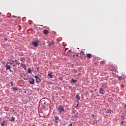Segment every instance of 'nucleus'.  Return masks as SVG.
Returning a JSON list of instances; mask_svg holds the SVG:
<instances>
[{
	"instance_id": "f704fd0d",
	"label": "nucleus",
	"mask_w": 126,
	"mask_h": 126,
	"mask_svg": "<svg viewBox=\"0 0 126 126\" xmlns=\"http://www.w3.org/2000/svg\"><path fill=\"white\" fill-rule=\"evenodd\" d=\"M13 66H15V65H13Z\"/></svg>"
},
{
	"instance_id": "412c9836",
	"label": "nucleus",
	"mask_w": 126,
	"mask_h": 126,
	"mask_svg": "<svg viewBox=\"0 0 126 126\" xmlns=\"http://www.w3.org/2000/svg\"><path fill=\"white\" fill-rule=\"evenodd\" d=\"M10 84H11V86H13V82H11L10 83Z\"/></svg>"
},
{
	"instance_id": "2eb2a0df",
	"label": "nucleus",
	"mask_w": 126,
	"mask_h": 126,
	"mask_svg": "<svg viewBox=\"0 0 126 126\" xmlns=\"http://www.w3.org/2000/svg\"><path fill=\"white\" fill-rule=\"evenodd\" d=\"M11 89L12 90H16V91H17V90H19V88H12Z\"/></svg>"
},
{
	"instance_id": "c85d7f7f",
	"label": "nucleus",
	"mask_w": 126,
	"mask_h": 126,
	"mask_svg": "<svg viewBox=\"0 0 126 126\" xmlns=\"http://www.w3.org/2000/svg\"><path fill=\"white\" fill-rule=\"evenodd\" d=\"M76 57H79V55H76Z\"/></svg>"
},
{
	"instance_id": "4c0bfd02",
	"label": "nucleus",
	"mask_w": 126,
	"mask_h": 126,
	"mask_svg": "<svg viewBox=\"0 0 126 126\" xmlns=\"http://www.w3.org/2000/svg\"><path fill=\"white\" fill-rule=\"evenodd\" d=\"M77 106H78V104H77Z\"/></svg>"
},
{
	"instance_id": "9d476101",
	"label": "nucleus",
	"mask_w": 126,
	"mask_h": 126,
	"mask_svg": "<svg viewBox=\"0 0 126 126\" xmlns=\"http://www.w3.org/2000/svg\"><path fill=\"white\" fill-rule=\"evenodd\" d=\"M12 62L13 63H16V64H18V65L20 64V63H17V60H15V61H12Z\"/></svg>"
},
{
	"instance_id": "c9c22d12",
	"label": "nucleus",
	"mask_w": 126,
	"mask_h": 126,
	"mask_svg": "<svg viewBox=\"0 0 126 126\" xmlns=\"http://www.w3.org/2000/svg\"><path fill=\"white\" fill-rule=\"evenodd\" d=\"M7 40V39H5V41H6Z\"/></svg>"
},
{
	"instance_id": "6ab92c4d",
	"label": "nucleus",
	"mask_w": 126,
	"mask_h": 126,
	"mask_svg": "<svg viewBox=\"0 0 126 126\" xmlns=\"http://www.w3.org/2000/svg\"><path fill=\"white\" fill-rule=\"evenodd\" d=\"M4 124H5V122H4V121H3L2 122V124H1V126H4Z\"/></svg>"
},
{
	"instance_id": "7c9ffc66",
	"label": "nucleus",
	"mask_w": 126,
	"mask_h": 126,
	"mask_svg": "<svg viewBox=\"0 0 126 126\" xmlns=\"http://www.w3.org/2000/svg\"><path fill=\"white\" fill-rule=\"evenodd\" d=\"M52 44H53V45L55 44V42H53V43H52Z\"/></svg>"
},
{
	"instance_id": "5701e85b",
	"label": "nucleus",
	"mask_w": 126,
	"mask_h": 126,
	"mask_svg": "<svg viewBox=\"0 0 126 126\" xmlns=\"http://www.w3.org/2000/svg\"><path fill=\"white\" fill-rule=\"evenodd\" d=\"M67 55H69V54H70V50H69L67 52Z\"/></svg>"
},
{
	"instance_id": "58836bf2",
	"label": "nucleus",
	"mask_w": 126,
	"mask_h": 126,
	"mask_svg": "<svg viewBox=\"0 0 126 126\" xmlns=\"http://www.w3.org/2000/svg\"><path fill=\"white\" fill-rule=\"evenodd\" d=\"M73 57H75V55H73Z\"/></svg>"
},
{
	"instance_id": "aec40b11",
	"label": "nucleus",
	"mask_w": 126,
	"mask_h": 126,
	"mask_svg": "<svg viewBox=\"0 0 126 126\" xmlns=\"http://www.w3.org/2000/svg\"><path fill=\"white\" fill-rule=\"evenodd\" d=\"M28 72H29V73H31V69H30V68L28 69Z\"/></svg>"
},
{
	"instance_id": "a211bd4d",
	"label": "nucleus",
	"mask_w": 126,
	"mask_h": 126,
	"mask_svg": "<svg viewBox=\"0 0 126 126\" xmlns=\"http://www.w3.org/2000/svg\"><path fill=\"white\" fill-rule=\"evenodd\" d=\"M54 118L56 121H58V120H59V117L58 116H55Z\"/></svg>"
},
{
	"instance_id": "a878e982",
	"label": "nucleus",
	"mask_w": 126,
	"mask_h": 126,
	"mask_svg": "<svg viewBox=\"0 0 126 126\" xmlns=\"http://www.w3.org/2000/svg\"><path fill=\"white\" fill-rule=\"evenodd\" d=\"M92 117H93V118H94H94H95V115H92Z\"/></svg>"
},
{
	"instance_id": "4be33fe9",
	"label": "nucleus",
	"mask_w": 126,
	"mask_h": 126,
	"mask_svg": "<svg viewBox=\"0 0 126 126\" xmlns=\"http://www.w3.org/2000/svg\"><path fill=\"white\" fill-rule=\"evenodd\" d=\"M107 113H109L111 114L112 113V111L111 110H110L108 111H107Z\"/></svg>"
},
{
	"instance_id": "b1692460",
	"label": "nucleus",
	"mask_w": 126,
	"mask_h": 126,
	"mask_svg": "<svg viewBox=\"0 0 126 126\" xmlns=\"http://www.w3.org/2000/svg\"><path fill=\"white\" fill-rule=\"evenodd\" d=\"M122 79V78L121 77H119V80H121Z\"/></svg>"
},
{
	"instance_id": "7ed1b4c3",
	"label": "nucleus",
	"mask_w": 126,
	"mask_h": 126,
	"mask_svg": "<svg viewBox=\"0 0 126 126\" xmlns=\"http://www.w3.org/2000/svg\"><path fill=\"white\" fill-rule=\"evenodd\" d=\"M29 83L31 84V85H33L35 83V80H34V79L33 78H31L29 80Z\"/></svg>"
},
{
	"instance_id": "473e14b6",
	"label": "nucleus",
	"mask_w": 126,
	"mask_h": 126,
	"mask_svg": "<svg viewBox=\"0 0 126 126\" xmlns=\"http://www.w3.org/2000/svg\"><path fill=\"white\" fill-rule=\"evenodd\" d=\"M125 107L126 108V104L125 105Z\"/></svg>"
},
{
	"instance_id": "72a5a7b5",
	"label": "nucleus",
	"mask_w": 126,
	"mask_h": 126,
	"mask_svg": "<svg viewBox=\"0 0 126 126\" xmlns=\"http://www.w3.org/2000/svg\"><path fill=\"white\" fill-rule=\"evenodd\" d=\"M10 64H12V63H10Z\"/></svg>"
},
{
	"instance_id": "423d86ee",
	"label": "nucleus",
	"mask_w": 126,
	"mask_h": 126,
	"mask_svg": "<svg viewBox=\"0 0 126 126\" xmlns=\"http://www.w3.org/2000/svg\"><path fill=\"white\" fill-rule=\"evenodd\" d=\"M9 63L7 62V64H6V70H8V69H10L11 68L10 65H8Z\"/></svg>"
},
{
	"instance_id": "f3484780",
	"label": "nucleus",
	"mask_w": 126,
	"mask_h": 126,
	"mask_svg": "<svg viewBox=\"0 0 126 126\" xmlns=\"http://www.w3.org/2000/svg\"><path fill=\"white\" fill-rule=\"evenodd\" d=\"M101 64H105L106 63L105 62V61H101L100 62Z\"/></svg>"
},
{
	"instance_id": "e433bc0d",
	"label": "nucleus",
	"mask_w": 126,
	"mask_h": 126,
	"mask_svg": "<svg viewBox=\"0 0 126 126\" xmlns=\"http://www.w3.org/2000/svg\"><path fill=\"white\" fill-rule=\"evenodd\" d=\"M0 14H1V12H0Z\"/></svg>"
},
{
	"instance_id": "dca6fc26",
	"label": "nucleus",
	"mask_w": 126,
	"mask_h": 126,
	"mask_svg": "<svg viewBox=\"0 0 126 126\" xmlns=\"http://www.w3.org/2000/svg\"><path fill=\"white\" fill-rule=\"evenodd\" d=\"M14 121H15V118L13 117H12L11 122H14Z\"/></svg>"
},
{
	"instance_id": "cd10ccee",
	"label": "nucleus",
	"mask_w": 126,
	"mask_h": 126,
	"mask_svg": "<svg viewBox=\"0 0 126 126\" xmlns=\"http://www.w3.org/2000/svg\"><path fill=\"white\" fill-rule=\"evenodd\" d=\"M68 126H72V124H70V125H68Z\"/></svg>"
},
{
	"instance_id": "f257e3e1",
	"label": "nucleus",
	"mask_w": 126,
	"mask_h": 126,
	"mask_svg": "<svg viewBox=\"0 0 126 126\" xmlns=\"http://www.w3.org/2000/svg\"><path fill=\"white\" fill-rule=\"evenodd\" d=\"M57 109L58 111L60 112V114H63V113L64 112V109L62 105H60L58 107H57Z\"/></svg>"
},
{
	"instance_id": "2f4dec72",
	"label": "nucleus",
	"mask_w": 126,
	"mask_h": 126,
	"mask_svg": "<svg viewBox=\"0 0 126 126\" xmlns=\"http://www.w3.org/2000/svg\"><path fill=\"white\" fill-rule=\"evenodd\" d=\"M13 17H16V16H13Z\"/></svg>"
},
{
	"instance_id": "0eeeda50",
	"label": "nucleus",
	"mask_w": 126,
	"mask_h": 126,
	"mask_svg": "<svg viewBox=\"0 0 126 126\" xmlns=\"http://www.w3.org/2000/svg\"><path fill=\"white\" fill-rule=\"evenodd\" d=\"M20 61H21L22 63H25V58H24V57L20 58Z\"/></svg>"
},
{
	"instance_id": "ddd939ff",
	"label": "nucleus",
	"mask_w": 126,
	"mask_h": 126,
	"mask_svg": "<svg viewBox=\"0 0 126 126\" xmlns=\"http://www.w3.org/2000/svg\"><path fill=\"white\" fill-rule=\"evenodd\" d=\"M53 73L52 72H51V73H49V74H48V76L49 77H50V78H53V75H52V74Z\"/></svg>"
},
{
	"instance_id": "39448f33",
	"label": "nucleus",
	"mask_w": 126,
	"mask_h": 126,
	"mask_svg": "<svg viewBox=\"0 0 126 126\" xmlns=\"http://www.w3.org/2000/svg\"><path fill=\"white\" fill-rule=\"evenodd\" d=\"M34 77L36 79V82H41V79H40V78H39L37 75H35Z\"/></svg>"
},
{
	"instance_id": "4468645a",
	"label": "nucleus",
	"mask_w": 126,
	"mask_h": 126,
	"mask_svg": "<svg viewBox=\"0 0 126 126\" xmlns=\"http://www.w3.org/2000/svg\"><path fill=\"white\" fill-rule=\"evenodd\" d=\"M71 82H72L74 84H75V83H76V82H77V80L72 79L71 80Z\"/></svg>"
},
{
	"instance_id": "c756f323",
	"label": "nucleus",
	"mask_w": 126,
	"mask_h": 126,
	"mask_svg": "<svg viewBox=\"0 0 126 126\" xmlns=\"http://www.w3.org/2000/svg\"><path fill=\"white\" fill-rule=\"evenodd\" d=\"M10 71L11 72L12 71V70H11V69H9Z\"/></svg>"
},
{
	"instance_id": "20e7f679",
	"label": "nucleus",
	"mask_w": 126,
	"mask_h": 126,
	"mask_svg": "<svg viewBox=\"0 0 126 126\" xmlns=\"http://www.w3.org/2000/svg\"><path fill=\"white\" fill-rule=\"evenodd\" d=\"M99 93H100V94H101L102 95H103V94H104V93H105V90H104V89H103L102 88H99Z\"/></svg>"
},
{
	"instance_id": "bb28decb",
	"label": "nucleus",
	"mask_w": 126,
	"mask_h": 126,
	"mask_svg": "<svg viewBox=\"0 0 126 126\" xmlns=\"http://www.w3.org/2000/svg\"><path fill=\"white\" fill-rule=\"evenodd\" d=\"M124 121H122V122H121V125H122V126H123V125H124Z\"/></svg>"
},
{
	"instance_id": "6e6552de",
	"label": "nucleus",
	"mask_w": 126,
	"mask_h": 126,
	"mask_svg": "<svg viewBox=\"0 0 126 126\" xmlns=\"http://www.w3.org/2000/svg\"><path fill=\"white\" fill-rule=\"evenodd\" d=\"M20 64H21V66L22 67H23V68H24L25 69V68H26V64L21 63Z\"/></svg>"
},
{
	"instance_id": "f8f14e48",
	"label": "nucleus",
	"mask_w": 126,
	"mask_h": 126,
	"mask_svg": "<svg viewBox=\"0 0 126 126\" xmlns=\"http://www.w3.org/2000/svg\"><path fill=\"white\" fill-rule=\"evenodd\" d=\"M76 98L78 99V100H80V96H79V94H77L76 95Z\"/></svg>"
},
{
	"instance_id": "f03ea898",
	"label": "nucleus",
	"mask_w": 126,
	"mask_h": 126,
	"mask_svg": "<svg viewBox=\"0 0 126 126\" xmlns=\"http://www.w3.org/2000/svg\"><path fill=\"white\" fill-rule=\"evenodd\" d=\"M32 45H33L34 47H35V48H37V47H38V41H33L32 42Z\"/></svg>"
},
{
	"instance_id": "393cba45",
	"label": "nucleus",
	"mask_w": 126,
	"mask_h": 126,
	"mask_svg": "<svg viewBox=\"0 0 126 126\" xmlns=\"http://www.w3.org/2000/svg\"><path fill=\"white\" fill-rule=\"evenodd\" d=\"M55 124H58L59 122L57 121V120L55 121Z\"/></svg>"
},
{
	"instance_id": "1a4fd4ad",
	"label": "nucleus",
	"mask_w": 126,
	"mask_h": 126,
	"mask_svg": "<svg viewBox=\"0 0 126 126\" xmlns=\"http://www.w3.org/2000/svg\"><path fill=\"white\" fill-rule=\"evenodd\" d=\"M43 33L45 35H47V34L49 33V31H48V30H45L43 31Z\"/></svg>"
},
{
	"instance_id": "9b49d317",
	"label": "nucleus",
	"mask_w": 126,
	"mask_h": 126,
	"mask_svg": "<svg viewBox=\"0 0 126 126\" xmlns=\"http://www.w3.org/2000/svg\"><path fill=\"white\" fill-rule=\"evenodd\" d=\"M87 57L89 59H90L92 57V55H91V54H87Z\"/></svg>"
}]
</instances>
